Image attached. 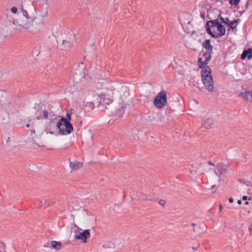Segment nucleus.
I'll return each instance as SVG.
<instances>
[{"label": "nucleus", "instance_id": "nucleus-1", "mask_svg": "<svg viewBox=\"0 0 252 252\" xmlns=\"http://www.w3.org/2000/svg\"><path fill=\"white\" fill-rule=\"evenodd\" d=\"M205 28L207 33L215 38L222 37L225 34V28L220 23L218 19L207 21Z\"/></svg>", "mask_w": 252, "mask_h": 252}, {"label": "nucleus", "instance_id": "nucleus-2", "mask_svg": "<svg viewBox=\"0 0 252 252\" xmlns=\"http://www.w3.org/2000/svg\"><path fill=\"white\" fill-rule=\"evenodd\" d=\"M201 77L203 83L206 90L210 92H212L214 90V81L211 75V69L207 66L201 70Z\"/></svg>", "mask_w": 252, "mask_h": 252}, {"label": "nucleus", "instance_id": "nucleus-3", "mask_svg": "<svg viewBox=\"0 0 252 252\" xmlns=\"http://www.w3.org/2000/svg\"><path fill=\"white\" fill-rule=\"evenodd\" d=\"M21 13H22V14L26 18V21L25 22H23L21 23H19L18 25L23 29L26 30L30 29L33 26L32 24L35 18L30 17L29 16L28 11L24 9L23 6L19 9V12L18 13V14H20Z\"/></svg>", "mask_w": 252, "mask_h": 252}, {"label": "nucleus", "instance_id": "nucleus-4", "mask_svg": "<svg viewBox=\"0 0 252 252\" xmlns=\"http://www.w3.org/2000/svg\"><path fill=\"white\" fill-rule=\"evenodd\" d=\"M34 115L37 120H40L42 118L47 119L48 117L47 111L45 109V106L42 103L35 104L34 107Z\"/></svg>", "mask_w": 252, "mask_h": 252}, {"label": "nucleus", "instance_id": "nucleus-5", "mask_svg": "<svg viewBox=\"0 0 252 252\" xmlns=\"http://www.w3.org/2000/svg\"><path fill=\"white\" fill-rule=\"evenodd\" d=\"M167 99L166 93L164 91H162L158 93L157 96L155 98L154 104L158 108H162L167 105Z\"/></svg>", "mask_w": 252, "mask_h": 252}, {"label": "nucleus", "instance_id": "nucleus-6", "mask_svg": "<svg viewBox=\"0 0 252 252\" xmlns=\"http://www.w3.org/2000/svg\"><path fill=\"white\" fill-rule=\"evenodd\" d=\"M75 226L77 229L75 230V237L74 238L76 240H81L84 243L87 242V239L90 237V232L89 229L85 230L84 231L81 232L80 230H82L77 225Z\"/></svg>", "mask_w": 252, "mask_h": 252}, {"label": "nucleus", "instance_id": "nucleus-7", "mask_svg": "<svg viewBox=\"0 0 252 252\" xmlns=\"http://www.w3.org/2000/svg\"><path fill=\"white\" fill-rule=\"evenodd\" d=\"M59 129V133L62 135H67L71 133L73 130V127L70 122H63V126L60 127H57Z\"/></svg>", "mask_w": 252, "mask_h": 252}, {"label": "nucleus", "instance_id": "nucleus-8", "mask_svg": "<svg viewBox=\"0 0 252 252\" xmlns=\"http://www.w3.org/2000/svg\"><path fill=\"white\" fill-rule=\"evenodd\" d=\"M106 94H104L103 95L98 96V94H96L97 100H98L96 103H98V105H102L104 106L105 104H110L112 103V100L110 98L106 97Z\"/></svg>", "mask_w": 252, "mask_h": 252}, {"label": "nucleus", "instance_id": "nucleus-9", "mask_svg": "<svg viewBox=\"0 0 252 252\" xmlns=\"http://www.w3.org/2000/svg\"><path fill=\"white\" fill-rule=\"evenodd\" d=\"M214 125V120L213 118H207L202 122V126L206 129H211Z\"/></svg>", "mask_w": 252, "mask_h": 252}, {"label": "nucleus", "instance_id": "nucleus-10", "mask_svg": "<svg viewBox=\"0 0 252 252\" xmlns=\"http://www.w3.org/2000/svg\"><path fill=\"white\" fill-rule=\"evenodd\" d=\"M72 109L71 110V111H72ZM71 114L72 112H70V113L67 111L66 113V118L64 117H62V118L60 120V121L57 123V127H60L61 126H63V122H65L66 121L67 122H70V121L71 120Z\"/></svg>", "mask_w": 252, "mask_h": 252}, {"label": "nucleus", "instance_id": "nucleus-11", "mask_svg": "<svg viewBox=\"0 0 252 252\" xmlns=\"http://www.w3.org/2000/svg\"><path fill=\"white\" fill-rule=\"evenodd\" d=\"M239 96L242 97L246 101H252V92L245 91L239 94Z\"/></svg>", "mask_w": 252, "mask_h": 252}, {"label": "nucleus", "instance_id": "nucleus-12", "mask_svg": "<svg viewBox=\"0 0 252 252\" xmlns=\"http://www.w3.org/2000/svg\"><path fill=\"white\" fill-rule=\"evenodd\" d=\"M218 169L215 172L217 175L220 177L227 170V166L225 164L220 163L217 165Z\"/></svg>", "mask_w": 252, "mask_h": 252}, {"label": "nucleus", "instance_id": "nucleus-13", "mask_svg": "<svg viewBox=\"0 0 252 252\" xmlns=\"http://www.w3.org/2000/svg\"><path fill=\"white\" fill-rule=\"evenodd\" d=\"M202 46L207 50L206 51L213 52V46L211 44L210 39H206L203 43Z\"/></svg>", "mask_w": 252, "mask_h": 252}, {"label": "nucleus", "instance_id": "nucleus-14", "mask_svg": "<svg viewBox=\"0 0 252 252\" xmlns=\"http://www.w3.org/2000/svg\"><path fill=\"white\" fill-rule=\"evenodd\" d=\"M83 165L82 163L79 162H71L69 164L70 167L74 170H77Z\"/></svg>", "mask_w": 252, "mask_h": 252}, {"label": "nucleus", "instance_id": "nucleus-15", "mask_svg": "<svg viewBox=\"0 0 252 252\" xmlns=\"http://www.w3.org/2000/svg\"><path fill=\"white\" fill-rule=\"evenodd\" d=\"M52 247L56 250H59L62 249V243L60 242L52 241L51 242Z\"/></svg>", "mask_w": 252, "mask_h": 252}, {"label": "nucleus", "instance_id": "nucleus-16", "mask_svg": "<svg viewBox=\"0 0 252 252\" xmlns=\"http://www.w3.org/2000/svg\"><path fill=\"white\" fill-rule=\"evenodd\" d=\"M72 45L73 41H70V39L69 40H63V46L65 49L70 48Z\"/></svg>", "mask_w": 252, "mask_h": 252}, {"label": "nucleus", "instance_id": "nucleus-17", "mask_svg": "<svg viewBox=\"0 0 252 252\" xmlns=\"http://www.w3.org/2000/svg\"><path fill=\"white\" fill-rule=\"evenodd\" d=\"M94 101L93 102H87L85 105L86 107H88V110H92L94 108Z\"/></svg>", "mask_w": 252, "mask_h": 252}, {"label": "nucleus", "instance_id": "nucleus-18", "mask_svg": "<svg viewBox=\"0 0 252 252\" xmlns=\"http://www.w3.org/2000/svg\"><path fill=\"white\" fill-rule=\"evenodd\" d=\"M213 52H210V51H206L205 53H203V56L205 58V61L206 62H209V61L211 59V54Z\"/></svg>", "mask_w": 252, "mask_h": 252}, {"label": "nucleus", "instance_id": "nucleus-19", "mask_svg": "<svg viewBox=\"0 0 252 252\" xmlns=\"http://www.w3.org/2000/svg\"><path fill=\"white\" fill-rule=\"evenodd\" d=\"M217 19H218V20H220L221 23L226 24L227 25L228 23L229 22V19L228 17L225 19L223 18L220 14L219 15Z\"/></svg>", "mask_w": 252, "mask_h": 252}, {"label": "nucleus", "instance_id": "nucleus-20", "mask_svg": "<svg viewBox=\"0 0 252 252\" xmlns=\"http://www.w3.org/2000/svg\"><path fill=\"white\" fill-rule=\"evenodd\" d=\"M158 119L154 120L153 123L154 125L158 124V122H162L164 121V117L161 115H157Z\"/></svg>", "mask_w": 252, "mask_h": 252}, {"label": "nucleus", "instance_id": "nucleus-21", "mask_svg": "<svg viewBox=\"0 0 252 252\" xmlns=\"http://www.w3.org/2000/svg\"><path fill=\"white\" fill-rule=\"evenodd\" d=\"M137 196L138 199L140 200H145L149 199L146 195L141 192L138 193Z\"/></svg>", "mask_w": 252, "mask_h": 252}, {"label": "nucleus", "instance_id": "nucleus-22", "mask_svg": "<svg viewBox=\"0 0 252 252\" xmlns=\"http://www.w3.org/2000/svg\"><path fill=\"white\" fill-rule=\"evenodd\" d=\"M247 58L248 60L252 58V48H249L246 50Z\"/></svg>", "mask_w": 252, "mask_h": 252}, {"label": "nucleus", "instance_id": "nucleus-23", "mask_svg": "<svg viewBox=\"0 0 252 252\" xmlns=\"http://www.w3.org/2000/svg\"><path fill=\"white\" fill-rule=\"evenodd\" d=\"M208 63V62H206L205 60L203 62H202V63H199L198 64V66L200 68H204L205 67H206V66H207V64Z\"/></svg>", "mask_w": 252, "mask_h": 252}, {"label": "nucleus", "instance_id": "nucleus-24", "mask_svg": "<svg viewBox=\"0 0 252 252\" xmlns=\"http://www.w3.org/2000/svg\"><path fill=\"white\" fill-rule=\"evenodd\" d=\"M227 26L229 27V28L232 30L235 29L237 27V25H235L234 23L232 21H230L229 20V22L227 24Z\"/></svg>", "mask_w": 252, "mask_h": 252}, {"label": "nucleus", "instance_id": "nucleus-25", "mask_svg": "<svg viewBox=\"0 0 252 252\" xmlns=\"http://www.w3.org/2000/svg\"><path fill=\"white\" fill-rule=\"evenodd\" d=\"M240 1V0H229V3L231 5H237Z\"/></svg>", "mask_w": 252, "mask_h": 252}, {"label": "nucleus", "instance_id": "nucleus-26", "mask_svg": "<svg viewBox=\"0 0 252 252\" xmlns=\"http://www.w3.org/2000/svg\"><path fill=\"white\" fill-rule=\"evenodd\" d=\"M49 205V202L46 200L41 201L40 204L39 205V207H44V206H48Z\"/></svg>", "mask_w": 252, "mask_h": 252}, {"label": "nucleus", "instance_id": "nucleus-27", "mask_svg": "<svg viewBox=\"0 0 252 252\" xmlns=\"http://www.w3.org/2000/svg\"><path fill=\"white\" fill-rule=\"evenodd\" d=\"M10 11L13 14H16L18 12V8L16 6H13L11 8Z\"/></svg>", "mask_w": 252, "mask_h": 252}, {"label": "nucleus", "instance_id": "nucleus-28", "mask_svg": "<svg viewBox=\"0 0 252 252\" xmlns=\"http://www.w3.org/2000/svg\"><path fill=\"white\" fill-rule=\"evenodd\" d=\"M246 50H244L243 53L241 55V58L242 60H244L247 57Z\"/></svg>", "mask_w": 252, "mask_h": 252}, {"label": "nucleus", "instance_id": "nucleus-29", "mask_svg": "<svg viewBox=\"0 0 252 252\" xmlns=\"http://www.w3.org/2000/svg\"><path fill=\"white\" fill-rule=\"evenodd\" d=\"M158 203L162 206H164L166 203V201L163 199H160L158 201Z\"/></svg>", "mask_w": 252, "mask_h": 252}, {"label": "nucleus", "instance_id": "nucleus-30", "mask_svg": "<svg viewBox=\"0 0 252 252\" xmlns=\"http://www.w3.org/2000/svg\"><path fill=\"white\" fill-rule=\"evenodd\" d=\"M243 183L244 184H246L247 186H252V185L251 184V182H250L248 181H244V182Z\"/></svg>", "mask_w": 252, "mask_h": 252}, {"label": "nucleus", "instance_id": "nucleus-31", "mask_svg": "<svg viewBox=\"0 0 252 252\" xmlns=\"http://www.w3.org/2000/svg\"><path fill=\"white\" fill-rule=\"evenodd\" d=\"M242 199L243 200H247V199H249V200H251V197H250L248 198L247 196H243L242 197Z\"/></svg>", "mask_w": 252, "mask_h": 252}, {"label": "nucleus", "instance_id": "nucleus-32", "mask_svg": "<svg viewBox=\"0 0 252 252\" xmlns=\"http://www.w3.org/2000/svg\"><path fill=\"white\" fill-rule=\"evenodd\" d=\"M251 235H252V222L251 223L250 226L249 228Z\"/></svg>", "mask_w": 252, "mask_h": 252}, {"label": "nucleus", "instance_id": "nucleus-33", "mask_svg": "<svg viewBox=\"0 0 252 252\" xmlns=\"http://www.w3.org/2000/svg\"><path fill=\"white\" fill-rule=\"evenodd\" d=\"M239 22L240 20L239 19L233 21V22L234 23L235 25H237Z\"/></svg>", "mask_w": 252, "mask_h": 252}, {"label": "nucleus", "instance_id": "nucleus-34", "mask_svg": "<svg viewBox=\"0 0 252 252\" xmlns=\"http://www.w3.org/2000/svg\"><path fill=\"white\" fill-rule=\"evenodd\" d=\"M208 164H209V165H213V166H215V164L212 162H211V161H208L207 162Z\"/></svg>", "mask_w": 252, "mask_h": 252}, {"label": "nucleus", "instance_id": "nucleus-35", "mask_svg": "<svg viewBox=\"0 0 252 252\" xmlns=\"http://www.w3.org/2000/svg\"><path fill=\"white\" fill-rule=\"evenodd\" d=\"M202 62L203 61H202V59L201 58H199L198 60V64L199 63H202Z\"/></svg>", "mask_w": 252, "mask_h": 252}, {"label": "nucleus", "instance_id": "nucleus-36", "mask_svg": "<svg viewBox=\"0 0 252 252\" xmlns=\"http://www.w3.org/2000/svg\"><path fill=\"white\" fill-rule=\"evenodd\" d=\"M233 201H234V199H233V198L231 197V198H230L229 199V202L230 203H233Z\"/></svg>", "mask_w": 252, "mask_h": 252}, {"label": "nucleus", "instance_id": "nucleus-37", "mask_svg": "<svg viewBox=\"0 0 252 252\" xmlns=\"http://www.w3.org/2000/svg\"><path fill=\"white\" fill-rule=\"evenodd\" d=\"M219 208H220V211H221L223 209V206L221 204H220L219 205Z\"/></svg>", "mask_w": 252, "mask_h": 252}, {"label": "nucleus", "instance_id": "nucleus-38", "mask_svg": "<svg viewBox=\"0 0 252 252\" xmlns=\"http://www.w3.org/2000/svg\"><path fill=\"white\" fill-rule=\"evenodd\" d=\"M31 133H34V134H35V130H34V129H31Z\"/></svg>", "mask_w": 252, "mask_h": 252}, {"label": "nucleus", "instance_id": "nucleus-39", "mask_svg": "<svg viewBox=\"0 0 252 252\" xmlns=\"http://www.w3.org/2000/svg\"><path fill=\"white\" fill-rule=\"evenodd\" d=\"M198 247H193L192 248V249L194 251H196L197 250Z\"/></svg>", "mask_w": 252, "mask_h": 252}, {"label": "nucleus", "instance_id": "nucleus-40", "mask_svg": "<svg viewBox=\"0 0 252 252\" xmlns=\"http://www.w3.org/2000/svg\"><path fill=\"white\" fill-rule=\"evenodd\" d=\"M200 16H201V17L202 18H204L205 14H204V13H201Z\"/></svg>", "mask_w": 252, "mask_h": 252}, {"label": "nucleus", "instance_id": "nucleus-41", "mask_svg": "<svg viewBox=\"0 0 252 252\" xmlns=\"http://www.w3.org/2000/svg\"><path fill=\"white\" fill-rule=\"evenodd\" d=\"M238 204H242V201L241 200H239L237 202Z\"/></svg>", "mask_w": 252, "mask_h": 252}, {"label": "nucleus", "instance_id": "nucleus-42", "mask_svg": "<svg viewBox=\"0 0 252 252\" xmlns=\"http://www.w3.org/2000/svg\"><path fill=\"white\" fill-rule=\"evenodd\" d=\"M44 247L47 248L49 247V243H48L47 245H44Z\"/></svg>", "mask_w": 252, "mask_h": 252}, {"label": "nucleus", "instance_id": "nucleus-43", "mask_svg": "<svg viewBox=\"0 0 252 252\" xmlns=\"http://www.w3.org/2000/svg\"><path fill=\"white\" fill-rule=\"evenodd\" d=\"M76 117L78 121H79L80 120V117H79L78 116H76Z\"/></svg>", "mask_w": 252, "mask_h": 252}, {"label": "nucleus", "instance_id": "nucleus-44", "mask_svg": "<svg viewBox=\"0 0 252 252\" xmlns=\"http://www.w3.org/2000/svg\"><path fill=\"white\" fill-rule=\"evenodd\" d=\"M26 127H30V124H27V125H26Z\"/></svg>", "mask_w": 252, "mask_h": 252}, {"label": "nucleus", "instance_id": "nucleus-45", "mask_svg": "<svg viewBox=\"0 0 252 252\" xmlns=\"http://www.w3.org/2000/svg\"><path fill=\"white\" fill-rule=\"evenodd\" d=\"M191 225H192V226H195L196 225V224H195L194 223H191Z\"/></svg>", "mask_w": 252, "mask_h": 252}, {"label": "nucleus", "instance_id": "nucleus-46", "mask_svg": "<svg viewBox=\"0 0 252 252\" xmlns=\"http://www.w3.org/2000/svg\"><path fill=\"white\" fill-rule=\"evenodd\" d=\"M245 204H246V205H248V204H249V202H248V201H246V202H245Z\"/></svg>", "mask_w": 252, "mask_h": 252}, {"label": "nucleus", "instance_id": "nucleus-47", "mask_svg": "<svg viewBox=\"0 0 252 252\" xmlns=\"http://www.w3.org/2000/svg\"><path fill=\"white\" fill-rule=\"evenodd\" d=\"M194 85L195 86H196L197 88H199V86H196V84H194Z\"/></svg>", "mask_w": 252, "mask_h": 252}, {"label": "nucleus", "instance_id": "nucleus-48", "mask_svg": "<svg viewBox=\"0 0 252 252\" xmlns=\"http://www.w3.org/2000/svg\"><path fill=\"white\" fill-rule=\"evenodd\" d=\"M252 79V77H251V78H248V79H249V80H251V79Z\"/></svg>", "mask_w": 252, "mask_h": 252}, {"label": "nucleus", "instance_id": "nucleus-49", "mask_svg": "<svg viewBox=\"0 0 252 252\" xmlns=\"http://www.w3.org/2000/svg\"><path fill=\"white\" fill-rule=\"evenodd\" d=\"M241 183H243L242 180H239Z\"/></svg>", "mask_w": 252, "mask_h": 252}, {"label": "nucleus", "instance_id": "nucleus-50", "mask_svg": "<svg viewBox=\"0 0 252 252\" xmlns=\"http://www.w3.org/2000/svg\"><path fill=\"white\" fill-rule=\"evenodd\" d=\"M193 231H194V232H196V230H195V228H193Z\"/></svg>", "mask_w": 252, "mask_h": 252}, {"label": "nucleus", "instance_id": "nucleus-51", "mask_svg": "<svg viewBox=\"0 0 252 252\" xmlns=\"http://www.w3.org/2000/svg\"><path fill=\"white\" fill-rule=\"evenodd\" d=\"M214 188H215V186H213V187H212V189H213Z\"/></svg>", "mask_w": 252, "mask_h": 252}, {"label": "nucleus", "instance_id": "nucleus-52", "mask_svg": "<svg viewBox=\"0 0 252 252\" xmlns=\"http://www.w3.org/2000/svg\"><path fill=\"white\" fill-rule=\"evenodd\" d=\"M51 134H53V132H50Z\"/></svg>", "mask_w": 252, "mask_h": 252}]
</instances>
